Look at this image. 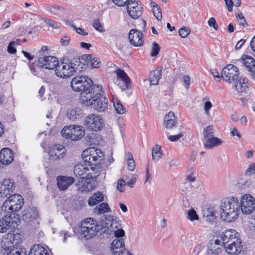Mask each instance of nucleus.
Returning a JSON list of instances; mask_svg holds the SVG:
<instances>
[{"label":"nucleus","instance_id":"obj_1","mask_svg":"<svg viewBox=\"0 0 255 255\" xmlns=\"http://www.w3.org/2000/svg\"><path fill=\"white\" fill-rule=\"evenodd\" d=\"M233 64H228L224 67L221 73V77L223 79L228 83H231L238 79L239 76V68H245L251 73L253 79L255 80V61L250 56L244 55L238 60H236Z\"/></svg>","mask_w":255,"mask_h":255},{"label":"nucleus","instance_id":"obj_2","mask_svg":"<svg viewBox=\"0 0 255 255\" xmlns=\"http://www.w3.org/2000/svg\"><path fill=\"white\" fill-rule=\"evenodd\" d=\"M85 95V94H84ZM108 100L104 95V91L99 85L93 88V93L86 94L82 96V104L86 106H93L97 112L102 113L108 110Z\"/></svg>","mask_w":255,"mask_h":255},{"label":"nucleus","instance_id":"obj_3","mask_svg":"<svg viewBox=\"0 0 255 255\" xmlns=\"http://www.w3.org/2000/svg\"><path fill=\"white\" fill-rule=\"evenodd\" d=\"M239 234L234 229L225 231L221 235L223 249L228 254L237 255L242 250V241Z\"/></svg>","mask_w":255,"mask_h":255},{"label":"nucleus","instance_id":"obj_4","mask_svg":"<svg viewBox=\"0 0 255 255\" xmlns=\"http://www.w3.org/2000/svg\"><path fill=\"white\" fill-rule=\"evenodd\" d=\"M239 200L235 197L225 199L222 202L220 209L221 218L224 221H234L240 213Z\"/></svg>","mask_w":255,"mask_h":255},{"label":"nucleus","instance_id":"obj_5","mask_svg":"<svg viewBox=\"0 0 255 255\" xmlns=\"http://www.w3.org/2000/svg\"><path fill=\"white\" fill-rule=\"evenodd\" d=\"M101 228L96 220L88 218L81 222L76 233L82 238L89 240L95 237Z\"/></svg>","mask_w":255,"mask_h":255},{"label":"nucleus","instance_id":"obj_6","mask_svg":"<svg viewBox=\"0 0 255 255\" xmlns=\"http://www.w3.org/2000/svg\"><path fill=\"white\" fill-rule=\"evenodd\" d=\"M93 81L88 76H78L73 78L71 81L72 89L75 92H81L80 100L82 103V96H86V94L93 93Z\"/></svg>","mask_w":255,"mask_h":255},{"label":"nucleus","instance_id":"obj_7","mask_svg":"<svg viewBox=\"0 0 255 255\" xmlns=\"http://www.w3.org/2000/svg\"><path fill=\"white\" fill-rule=\"evenodd\" d=\"M24 204L22 197L17 194L9 196L3 203L2 210L9 214L15 213L20 210Z\"/></svg>","mask_w":255,"mask_h":255},{"label":"nucleus","instance_id":"obj_8","mask_svg":"<svg viewBox=\"0 0 255 255\" xmlns=\"http://www.w3.org/2000/svg\"><path fill=\"white\" fill-rule=\"evenodd\" d=\"M62 136L67 139L78 140L81 139L85 134V129L79 125L65 126L61 131Z\"/></svg>","mask_w":255,"mask_h":255},{"label":"nucleus","instance_id":"obj_9","mask_svg":"<svg viewBox=\"0 0 255 255\" xmlns=\"http://www.w3.org/2000/svg\"><path fill=\"white\" fill-rule=\"evenodd\" d=\"M93 149L92 148H89L83 151L82 153V155L84 156V157H83V162L86 165L90 167L91 171L95 172V174H97V175H99L100 172V169L99 168L98 159L101 157V156H99V157H98V152L97 151L96 152V155L90 153L88 155V153L91 152V151H89V150Z\"/></svg>","mask_w":255,"mask_h":255},{"label":"nucleus","instance_id":"obj_10","mask_svg":"<svg viewBox=\"0 0 255 255\" xmlns=\"http://www.w3.org/2000/svg\"><path fill=\"white\" fill-rule=\"evenodd\" d=\"M19 221V215L16 213L5 215L0 219V232L5 233L12 227L15 228Z\"/></svg>","mask_w":255,"mask_h":255},{"label":"nucleus","instance_id":"obj_11","mask_svg":"<svg viewBox=\"0 0 255 255\" xmlns=\"http://www.w3.org/2000/svg\"><path fill=\"white\" fill-rule=\"evenodd\" d=\"M240 211L246 215L250 214L255 210V199L249 194L242 196L240 199Z\"/></svg>","mask_w":255,"mask_h":255},{"label":"nucleus","instance_id":"obj_12","mask_svg":"<svg viewBox=\"0 0 255 255\" xmlns=\"http://www.w3.org/2000/svg\"><path fill=\"white\" fill-rule=\"evenodd\" d=\"M84 125L90 130L98 131L103 128L105 124L101 116L91 114L86 117Z\"/></svg>","mask_w":255,"mask_h":255},{"label":"nucleus","instance_id":"obj_13","mask_svg":"<svg viewBox=\"0 0 255 255\" xmlns=\"http://www.w3.org/2000/svg\"><path fill=\"white\" fill-rule=\"evenodd\" d=\"M38 212L35 207L27 208L22 215V220L27 224L36 227L39 224Z\"/></svg>","mask_w":255,"mask_h":255},{"label":"nucleus","instance_id":"obj_14","mask_svg":"<svg viewBox=\"0 0 255 255\" xmlns=\"http://www.w3.org/2000/svg\"><path fill=\"white\" fill-rule=\"evenodd\" d=\"M85 163H80L77 164L74 168V173L76 176L79 177V179H86L87 177L94 178L98 176L95 172L91 171Z\"/></svg>","mask_w":255,"mask_h":255},{"label":"nucleus","instance_id":"obj_15","mask_svg":"<svg viewBox=\"0 0 255 255\" xmlns=\"http://www.w3.org/2000/svg\"><path fill=\"white\" fill-rule=\"evenodd\" d=\"M14 188V184L12 180L4 179L0 183V196L4 198L11 196Z\"/></svg>","mask_w":255,"mask_h":255},{"label":"nucleus","instance_id":"obj_16","mask_svg":"<svg viewBox=\"0 0 255 255\" xmlns=\"http://www.w3.org/2000/svg\"><path fill=\"white\" fill-rule=\"evenodd\" d=\"M38 65L45 69H53L58 64L56 57L53 56H44L38 59Z\"/></svg>","mask_w":255,"mask_h":255},{"label":"nucleus","instance_id":"obj_17","mask_svg":"<svg viewBox=\"0 0 255 255\" xmlns=\"http://www.w3.org/2000/svg\"><path fill=\"white\" fill-rule=\"evenodd\" d=\"M72 68H70L66 60L65 62H62L61 64H58L55 67V74L60 78L69 77L73 74Z\"/></svg>","mask_w":255,"mask_h":255},{"label":"nucleus","instance_id":"obj_18","mask_svg":"<svg viewBox=\"0 0 255 255\" xmlns=\"http://www.w3.org/2000/svg\"><path fill=\"white\" fill-rule=\"evenodd\" d=\"M143 33L136 29H131L128 33L130 43L134 46H141L143 42Z\"/></svg>","mask_w":255,"mask_h":255},{"label":"nucleus","instance_id":"obj_19","mask_svg":"<svg viewBox=\"0 0 255 255\" xmlns=\"http://www.w3.org/2000/svg\"><path fill=\"white\" fill-rule=\"evenodd\" d=\"M115 72L117 76V78L121 80L124 85L121 87L122 91L128 90L131 84V80L127 74V73L122 69L118 68L116 70Z\"/></svg>","mask_w":255,"mask_h":255},{"label":"nucleus","instance_id":"obj_20","mask_svg":"<svg viewBox=\"0 0 255 255\" xmlns=\"http://www.w3.org/2000/svg\"><path fill=\"white\" fill-rule=\"evenodd\" d=\"M70 68H72V72H80L85 69V64L80 60L79 56L74 57L71 59L66 60Z\"/></svg>","mask_w":255,"mask_h":255},{"label":"nucleus","instance_id":"obj_21","mask_svg":"<svg viewBox=\"0 0 255 255\" xmlns=\"http://www.w3.org/2000/svg\"><path fill=\"white\" fill-rule=\"evenodd\" d=\"M13 160V153L9 148H3L0 151V162L8 165Z\"/></svg>","mask_w":255,"mask_h":255},{"label":"nucleus","instance_id":"obj_22","mask_svg":"<svg viewBox=\"0 0 255 255\" xmlns=\"http://www.w3.org/2000/svg\"><path fill=\"white\" fill-rule=\"evenodd\" d=\"M93 178L87 177L86 179H79L76 184L78 190L82 192H88L92 190L94 185L91 182Z\"/></svg>","mask_w":255,"mask_h":255},{"label":"nucleus","instance_id":"obj_23","mask_svg":"<svg viewBox=\"0 0 255 255\" xmlns=\"http://www.w3.org/2000/svg\"><path fill=\"white\" fill-rule=\"evenodd\" d=\"M125 249V244L123 239H115L111 244V250L116 255H121Z\"/></svg>","mask_w":255,"mask_h":255},{"label":"nucleus","instance_id":"obj_24","mask_svg":"<svg viewBox=\"0 0 255 255\" xmlns=\"http://www.w3.org/2000/svg\"><path fill=\"white\" fill-rule=\"evenodd\" d=\"M74 178L70 176H58L57 177V184L59 190L62 191L67 189L74 183Z\"/></svg>","mask_w":255,"mask_h":255},{"label":"nucleus","instance_id":"obj_25","mask_svg":"<svg viewBox=\"0 0 255 255\" xmlns=\"http://www.w3.org/2000/svg\"><path fill=\"white\" fill-rule=\"evenodd\" d=\"M83 116V111L79 108L69 109L67 112V117L72 121L80 120Z\"/></svg>","mask_w":255,"mask_h":255},{"label":"nucleus","instance_id":"obj_26","mask_svg":"<svg viewBox=\"0 0 255 255\" xmlns=\"http://www.w3.org/2000/svg\"><path fill=\"white\" fill-rule=\"evenodd\" d=\"M248 80L244 77H240L235 83V87L238 92H244L248 88Z\"/></svg>","mask_w":255,"mask_h":255},{"label":"nucleus","instance_id":"obj_27","mask_svg":"<svg viewBox=\"0 0 255 255\" xmlns=\"http://www.w3.org/2000/svg\"><path fill=\"white\" fill-rule=\"evenodd\" d=\"M222 143L218 137L212 136L204 140V144L206 148L212 149L215 146H217Z\"/></svg>","mask_w":255,"mask_h":255},{"label":"nucleus","instance_id":"obj_28","mask_svg":"<svg viewBox=\"0 0 255 255\" xmlns=\"http://www.w3.org/2000/svg\"><path fill=\"white\" fill-rule=\"evenodd\" d=\"M28 255H49L47 250L41 245L36 244L31 248Z\"/></svg>","mask_w":255,"mask_h":255},{"label":"nucleus","instance_id":"obj_29","mask_svg":"<svg viewBox=\"0 0 255 255\" xmlns=\"http://www.w3.org/2000/svg\"><path fill=\"white\" fill-rule=\"evenodd\" d=\"M162 75L161 69H156L151 72L149 81L150 84L152 85H156L158 83L159 79Z\"/></svg>","mask_w":255,"mask_h":255},{"label":"nucleus","instance_id":"obj_30","mask_svg":"<svg viewBox=\"0 0 255 255\" xmlns=\"http://www.w3.org/2000/svg\"><path fill=\"white\" fill-rule=\"evenodd\" d=\"M1 245L2 248L5 251L11 252L13 250H15V246L13 245L8 235L7 237L2 239Z\"/></svg>","mask_w":255,"mask_h":255},{"label":"nucleus","instance_id":"obj_31","mask_svg":"<svg viewBox=\"0 0 255 255\" xmlns=\"http://www.w3.org/2000/svg\"><path fill=\"white\" fill-rule=\"evenodd\" d=\"M129 16L133 19H137L142 14V7H134V9L127 10Z\"/></svg>","mask_w":255,"mask_h":255},{"label":"nucleus","instance_id":"obj_32","mask_svg":"<svg viewBox=\"0 0 255 255\" xmlns=\"http://www.w3.org/2000/svg\"><path fill=\"white\" fill-rule=\"evenodd\" d=\"M96 211L99 214H103L110 211L109 205L106 203H102L96 208Z\"/></svg>","mask_w":255,"mask_h":255},{"label":"nucleus","instance_id":"obj_33","mask_svg":"<svg viewBox=\"0 0 255 255\" xmlns=\"http://www.w3.org/2000/svg\"><path fill=\"white\" fill-rule=\"evenodd\" d=\"M28 66L31 72L33 74L37 76L40 75L39 73L42 71V66L38 65V63L36 65H35L33 63H29Z\"/></svg>","mask_w":255,"mask_h":255},{"label":"nucleus","instance_id":"obj_34","mask_svg":"<svg viewBox=\"0 0 255 255\" xmlns=\"http://www.w3.org/2000/svg\"><path fill=\"white\" fill-rule=\"evenodd\" d=\"M8 236L11 240L12 242H13V245L15 246V249L17 248L22 241L21 235L19 234H9Z\"/></svg>","mask_w":255,"mask_h":255},{"label":"nucleus","instance_id":"obj_35","mask_svg":"<svg viewBox=\"0 0 255 255\" xmlns=\"http://www.w3.org/2000/svg\"><path fill=\"white\" fill-rule=\"evenodd\" d=\"M127 165L128 167V169L130 171H133L135 169V162L133 159L132 155L130 153L128 152L127 155Z\"/></svg>","mask_w":255,"mask_h":255},{"label":"nucleus","instance_id":"obj_36","mask_svg":"<svg viewBox=\"0 0 255 255\" xmlns=\"http://www.w3.org/2000/svg\"><path fill=\"white\" fill-rule=\"evenodd\" d=\"M114 106L116 112L119 114H123L125 113L126 110L120 101L117 99L114 102Z\"/></svg>","mask_w":255,"mask_h":255},{"label":"nucleus","instance_id":"obj_37","mask_svg":"<svg viewBox=\"0 0 255 255\" xmlns=\"http://www.w3.org/2000/svg\"><path fill=\"white\" fill-rule=\"evenodd\" d=\"M64 10L63 8L59 5L53 4L49 7V11L54 15H60Z\"/></svg>","mask_w":255,"mask_h":255},{"label":"nucleus","instance_id":"obj_38","mask_svg":"<svg viewBox=\"0 0 255 255\" xmlns=\"http://www.w3.org/2000/svg\"><path fill=\"white\" fill-rule=\"evenodd\" d=\"M203 135L204 137V140L210 137L213 136L214 134L213 127L211 126H209L206 127L203 130Z\"/></svg>","mask_w":255,"mask_h":255},{"label":"nucleus","instance_id":"obj_39","mask_svg":"<svg viewBox=\"0 0 255 255\" xmlns=\"http://www.w3.org/2000/svg\"><path fill=\"white\" fill-rule=\"evenodd\" d=\"M187 215L188 219L191 221L199 219L198 216L196 214L195 210L193 209H191L187 212Z\"/></svg>","mask_w":255,"mask_h":255},{"label":"nucleus","instance_id":"obj_40","mask_svg":"<svg viewBox=\"0 0 255 255\" xmlns=\"http://www.w3.org/2000/svg\"><path fill=\"white\" fill-rule=\"evenodd\" d=\"M62 151H59L58 150H55L53 149L50 152V154L51 157H53L55 159H59L63 157V155L65 154V153H62Z\"/></svg>","mask_w":255,"mask_h":255},{"label":"nucleus","instance_id":"obj_41","mask_svg":"<svg viewBox=\"0 0 255 255\" xmlns=\"http://www.w3.org/2000/svg\"><path fill=\"white\" fill-rule=\"evenodd\" d=\"M18 41V40H17L16 41H11L9 43V44L7 46V50L8 53L12 54L16 53V50L14 47V46L18 44L17 42Z\"/></svg>","mask_w":255,"mask_h":255},{"label":"nucleus","instance_id":"obj_42","mask_svg":"<svg viewBox=\"0 0 255 255\" xmlns=\"http://www.w3.org/2000/svg\"><path fill=\"white\" fill-rule=\"evenodd\" d=\"M7 255H26L25 250L22 249L13 250L11 252L7 253Z\"/></svg>","mask_w":255,"mask_h":255},{"label":"nucleus","instance_id":"obj_43","mask_svg":"<svg viewBox=\"0 0 255 255\" xmlns=\"http://www.w3.org/2000/svg\"><path fill=\"white\" fill-rule=\"evenodd\" d=\"M160 49L159 45L156 42H154L152 44V47L151 49V56H156Z\"/></svg>","mask_w":255,"mask_h":255},{"label":"nucleus","instance_id":"obj_44","mask_svg":"<svg viewBox=\"0 0 255 255\" xmlns=\"http://www.w3.org/2000/svg\"><path fill=\"white\" fill-rule=\"evenodd\" d=\"M190 33V29L187 27L180 28L178 31L179 35L182 38L186 37Z\"/></svg>","mask_w":255,"mask_h":255},{"label":"nucleus","instance_id":"obj_45","mask_svg":"<svg viewBox=\"0 0 255 255\" xmlns=\"http://www.w3.org/2000/svg\"><path fill=\"white\" fill-rule=\"evenodd\" d=\"M44 21L46 24L54 28H58L60 27V23L52 19L45 18Z\"/></svg>","mask_w":255,"mask_h":255},{"label":"nucleus","instance_id":"obj_46","mask_svg":"<svg viewBox=\"0 0 255 255\" xmlns=\"http://www.w3.org/2000/svg\"><path fill=\"white\" fill-rule=\"evenodd\" d=\"M240 25L244 26L248 25L246 20L242 13H238L236 16Z\"/></svg>","mask_w":255,"mask_h":255},{"label":"nucleus","instance_id":"obj_47","mask_svg":"<svg viewBox=\"0 0 255 255\" xmlns=\"http://www.w3.org/2000/svg\"><path fill=\"white\" fill-rule=\"evenodd\" d=\"M93 26L97 30L102 32L103 31V27L101 23L100 22L99 19H95L93 22Z\"/></svg>","mask_w":255,"mask_h":255},{"label":"nucleus","instance_id":"obj_48","mask_svg":"<svg viewBox=\"0 0 255 255\" xmlns=\"http://www.w3.org/2000/svg\"><path fill=\"white\" fill-rule=\"evenodd\" d=\"M126 5L127 10L134 9V7H139V6H138L135 0H129Z\"/></svg>","mask_w":255,"mask_h":255},{"label":"nucleus","instance_id":"obj_49","mask_svg":"<svg viewBox=\"0 0 255 255\" xmlns=\"http://www.w3.org/2000/svg\"><path fill=\"white\" fill-rule=\"evenodd\" d=\"M153 12L156 19L160 20L162 17V14L160 8L157 5H156V9H153Z\"/></svg>","mask_w":255,"mask_h":255},{"label":"nucleus","instance_id":"obj_50","mask_svg":"<svg viewBox=\"0 0 255 255\" xmlns=\"http://www.w3.org/2000/svg\"><path fill=\"white\" fill-rule=\"evenodd\" d=\"M94 200H96L97 203H99L104 200L103 194L101 192L95 193L93 195Z\"/></svg>","mask_w":255,"mask_h":255},{"label":"nucleus","instance_id":"obj_51","mask_svg":"<svg viewBox=\"0 0 255 255\" xmlns=\"http://www.w3.org/2000/svg\"><path fill=\"white\" fill-rule=\"evenodd\" d=\"M100 65V62L98 58L93 56L92 59H91L90 63L88 65H90L93 68H97L99 67Z\"/></svg>","mask_w":255,"mask_h":255},{"label":"nucleus","instance_id":"obj_52","mask_svg":"<svg viewBox=\"0 0 255 255\" xmlns=\"http://www.w3.org/2000/svg\"><path fill=\"white\" fill-rule=\"evenodd\" d=\"M69 24L74 28L76 32L78 34L82 35H88V32H86L84 29L81 28H77L76 26L74 25L73 24H71L70 22H69Z\"/></svg>","mask_w":255,"mask_h":255},{"label":"nucleus","instance_id":"obj_53","mask_svg":"<svg viewBox=\"0 0 255 255\" xmlns=\"http://www.w3.org/2000/svg\"><path fill=\"white\" fill-rule=\"evenodd\" d=\"M166 123V127L168 128H171L175 125V122L173 119L164 120Z\"/></svg>","mask_w":255,"mask_h":255},{"label":"nucleus","instance_id":"obj_54","mask_svg":"<svg viewBox=\"0 0 255 255\" xmlns=\"http://www.w3.org/2000/svg\"><path fill=\"white\" fill-rule=\"evenodd\" d=\"M208 24L210 27H213L215 30L218 29V24L214 18L210 17L208 21Z\"/></svg>","mask_w":255,"mask_h":255},{"label":"nucleus","instance_id":"obj_55","mask_svg":"<svg viewBox=\"0 0 255 255\" xmlns=\"http://www.w3.org/2000/svg\"><path fill=\"white\" fill-rule=\"evenodd\" d=\"M183 84L186 89L189 88L190 84V78L188 75H185L183 77Z\"/></svg>","mask_w":255,"mask_h":255},{"label":"nucleus","instance_id":"obj_56","mask_svg":"<svg viewBox=\"0 0 255 255\" xmlns=\"http://www.w3.org/2000/svg\"><path fill=\"white\" fill-rule=\"evenodd\" d=\"M94 55L91 54H85L82 56V59L85 60V62L88 65L90 63L91 59H92Z\"/></svg>","mask_w":255,"mask_h":255},{"label":"nucleus","instance_id":"obj_57","mask_svg":"<svg viewBox=\"0 0 255 255\" xmlns=\"http://www.w3.org/2000/svg\"><path fill=\"white\" fill-rule=\"evenodd\" d=\"M129 0H113L116 5L119 6L126 5Z\"/></svg>","mask_w":255,"mask_h":255},{"label":"nucleus","instance_id":"obj_58","mask_svg":"<svg viewBox=\"0 0 255 255\" xmlns=\"http://www.w3.org/2000/svg\"><path fill=\"white\" fill-rule=\"evenodd\" d=\"M125 181L122 179H120L118 182L117 184V189L120 192H123L124 191V190L123 189V188L125 185Z\"/></svg>","mask_w":255,"mask_h":255},{"label":"nucleus","instance_id":"obj_59","mask_svg":"<svg viewBox=\"0 0 255 255\" xmlns=\"http://www.w3.org/2000/svg\"><path fill=\"white\" fill-rule=\"evenodd\" d=\"M183 136V134L182 133H179L176 135H170L168 136V138L171 141H176L179 139L181 137Z\"/></svg>","mask_w":255,"mask_h":255},{"label":"nucleus","instance_id":"obj_60","mask_svg":"<svg viewBox=\"0 0 255 255\" xmlns=\"http://www.w3.org/2000/svg\"><path fill=\"white\" fill-rule=\"evenodd\" d=\"M252 173H255V164L254 163L250 164L246 171V174L248 175Z\"/></svg>","mask_w":255,"mask_h":255},{"label":"nucleus","instance_id":"obj_61","mask_svg":"<svg viewBox=\"0 0 255 255\" xmlns=\"http://www.w3.org/2000/svg\"><path fill=\"white\" fill-rule=\"evenodd\" d=\"M125 232L122 229L117 230L115 231V236L116 238H121L125 236Z\"/></svg>","mask_w":255,"mask_h":255},{"label":"nucleus","instance_id":"obj_62","mask_svg":"<svg viewBox=\"0 0 255 255\" xmlns=\"http://www.w3.org/2000/svg\"><path fill=\"white\" fill-rule=\"evenodd\" d=\"M211 73L214 78H217V82H220L221 81V77H222L220 75V73L218 71L216 70L213 69L211 70Z\"/></svg>","mask_w":255,"mask_h":255},{"label":"nucleus","instance_id":"obj_63","mask_svg":"<svg viewBox=\"0 0 255 255\" xmlns=\"http://www.w3.org/2000/svg\"><path fill=\"white\" fill-rule=\"evenodd\" d=\"M202 249V246L200 245H198L194 247L192 255H198Z\"/></svg>","mask_w":255,"mask_h":255},{"label":"nucleus","instance_id":"obj_64","mask_svg":"<svg viewBox=\"0 0 255 255\" xmlns=\"http://www.w3.org/2000/svg\"><path fill=\"white\" fill-rule=\"evenodd\" d=\"M246 40L242 39L240 40H239L235 46L236 50H238L241 48L242 46L244 45V44L245 43Z\"/></svg>","mask_w":255,"mask_h":255}]
</instances>
